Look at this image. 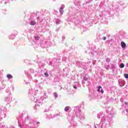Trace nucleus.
<instances>
[{"label":"nucleus","instance_id":"obj_10","mask_svg":"<svg viewBox=\"0 0 128 128\" xmlns=\"http://www.w3.org/2000/svg\"><path fill=\"white\" fill-rule=\"evenodd\" d=\"M124 76L126 78H128V74H124Z\"/></svg>","mask_w":128,"mask_h":128},{"label":"nucleus","instance_id":"obj_6","mask_svg":"<svg viewBox=\"0 0 128 128\" xmlns=\"http://www.w3.org/2000/svg\"><path fill=\"white\" fill-rule=\"evenodd\" d=\"M36 22L35 21H32L30 24L31 26H34V24H36Z\"/></svg>","mask_w":128,"mask_h":128},{"label":"nucleus","instance_id":"obj_12","mask_svg":"<svg viewBox=\"0 0 128 128\" xmlns=\"http://www.w3.org/2000/svg\"><path fill=\"white\" fill-rule=\"evenodd\" d=\"M54 94L55 98H58V94H56V92H54Z\"/></svg>","mask_w":128,"mask_h":128},{"label":"nucleus","instance_id":"obj_15","mask_svg":"<svg viewBox=\"0 0 128 128\" xmlns=\"http://www.w3.org/2000/svg\"><path fill=\"white\" fill-rule=\"evenodd\" d=\"M126 112H128V109L126 110Z\"/></svg>","mask_w":128,"mask_h":128},{"label":"nucleus","instance_id":"obj_1","mask_svg":"<svg viewBox=\"0 0 128 128\" xmlns=\"http://www.w3.org/2000/svg\"><path fill=\"white\" fill-rule=\"evenodd\" d=\"M121 46H122V48H126V43H124V42H121Z\"/></svg>","mask_w":128,"mask_h":128},{"label":"nucleus","instance_id":"obj_4","mask_svg":"<svg viewBox=\"0 0 128 128\" xmlns=\"http://www.w3.org/2000/svg\"><path fill=\"white\" fill-rule=\"evenodd\" d=\"M60 14H64V8H60Z\"/></svg>","mask_w":128,"mask_h":128},{"label":"nucleus","instance_id":"obj_2","mask_svg":"<svg viewBox=\"0 0 128 128\" xmlns=\"http://www.w3.org/2000/svg\"><path fill=\"white\" fill-rule=\"evenodd\" d=\"M98 92H101L102 94H104V90H102V86H100L98 87Z\"/></svg>","mask_w":128,"mask_h":128},{"label":"nucleus","instance_id":"obj_9","mask_svg":"<svg viewBox=\"0 0 128 128\" xmlns=\"http://www.w3.org/2000/svg\"><path fill=\"white\" fill-rule=\"evenodd\" d=\"M106 62H110V59L109 58H107L106 59Z\"/></svg>","mask_w":128,"mask_h":128},{"label":"nucleus","instance_id":"obj_13","mask_svg":"<svg viewBox=\"0 0 128 128\" xmlns=\"http://www.w3.org/2000/svg\"><path fill=\"white\" fill-rule=\"evenodd\" d=\"M103 40H106V38L104 37Z\"/></svg>","mask_w":128,"mask_h":128},{"label":"nucleus","instance_id":"obj_11","mask_svg":"<svg viewBox=\"0 0 128 128\" xmlns=\"http://www.w3.org/2000/svg\"><path fill=\"white\" fill-rule=\"evenodd\" d=\"M44 76H46V78H48V72H45L44 73Z\"/></svg>","mask_w":128,"mask_h":128},{"label":"nucleus","instance_id":"obj_8","mask_svg":"<svg viewBox=\"0 0 128 128\" xmlns=\"http://www.w3.org/2000/svg\"><path fill=\"white\" fill-rule=\"evenodd\" d=\"M34 38L35 40H40V36H36Z\"/></svg>","mask_w":128,"mask_h":128},{"label":"nucleus","instance_id":"obj_5","mask_svg":"<svg viewBox=\"0 0 128 128\" xmlns=\"http://www.w3.org/2000/svg\"><path fill=\"white\" fill-rule=\"evenodd\" d=\"M70 108L69 106H66L64 108L65 112H68V110H70Z\"/></svg>","mask_w":128,"mask_h":128},{"label":"nucleus","instance_id":"obj_7","mask_svg":"<svg viewBox=\"0 0 128 128\" xmlns=\"http://www.w3.org/2000/svg\"><path fill=\"white\" fill-rule=\"evenodd\" d=\"M120 68H124V63H122L120 64Z\"/></svg>","mask_w":128,"mask_h":128},{"label":"nucleus","instance_id":"obj_3","mask_svg":"<svg viewBox=\"0 0 128 128\" xmlns=\"http://www.w3.org/2000/svg\"><path fill=\"white\" fill-rule=\"evenodd\" d=\"M6 78H8V80H10L11 78H12V76L10 74H8Z\"/></svg>","mask_w":128,"mask_h":128},{"label":"nucleus","instance_id":"obj_14","mask_svg":"<svg viewBox=\"0 0 128 128\" xmlns=\"http://www.w3.org/2000/svg\"><path fill=\"white\" fill-rule=\"evenodd\" d=\"M73 88H75V90H76V86H73Z\"/></svg>","mask_w":128,"mask_h":128}]
</instances>
